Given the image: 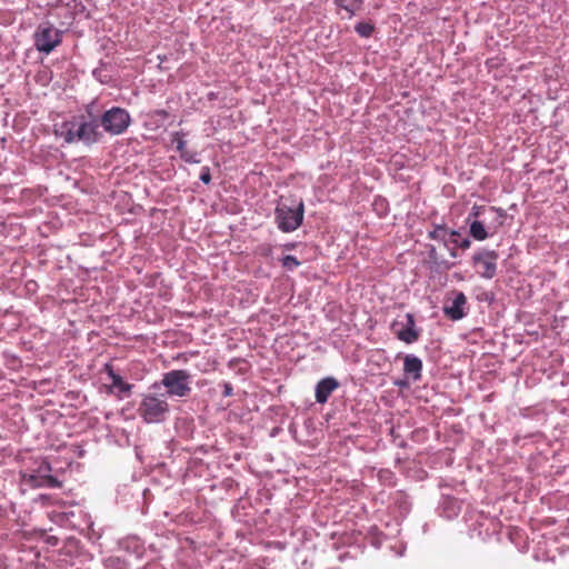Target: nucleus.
I'll list each match as a JSON object with an SVG mask.
<instances>
[{
  "label": "nucleus",
  "instance_id": "obj_1",
  "mask_svg": "<svg viewBox=\"0 0 569 569\" xmlns=\"http://www.w3.org/2000/svg\"><path fill=\"white\" fill-rule=\"evenodd\" d=\"M100 122L98 118L87 119L84 116L73 117L71 120H64L53 124V134L61 138L68 144L83 142L87 146L97 143L102 134L99 131Z\"/></svg>",
  "mask_w": 569,
  "mask_h": 569
},
{
  "label": "nucleus",
  "instance_id": "obj_2",
  "mask_svg": "<svg viewBox=\"0 0 569 569\" xmlns=\"http://www.w3.org/2000/svg\"><path fill=\"white\" fill-rule=\"evenodd\" d=\"M305 203L301 199L281 198L274 209V222L284 233L296 231L303 222Z\"/></svg>",
  "mask_w": 569,
  "mask_h": 569
},
{
  "label": "nucleus",
  "instance_id": "obj_3",
  "mask_svg": "<svg viewBox=\"0 0 569 569\" xmlns=\"http://www.w3.org/2000/svg\"><path fill=\"white\" fill-rule=\"evenodd\" d=\"M51 466L47 459H39L31 467L21 470L22 483L31 488H60L61 481L53 476Z\"/></svg>",
  "mask_w": 569,
  "mask_h": 569
},
{
  "label": "nucleus",
  "instance_id": "obj_4",
  "mask_svg": "<svg viewBox=\"0 0 569 569\" xmlns=\"http://www.w3.org/2000/svg\"><path fill=\"white\" fill-rule=\"evenodd\" d=\"M169 412L170 406L166 395H142L138 415L146 423H161L167 420Z\"/></svg>",
  "mask_w": 569,
  "mask_h": 569
},
{
  "label": "nucleus",
  "instance_id": "obj_5",
  "mask_svg": "<svg viewBox=\"0 0 569 569\" xmlns=\"http://www.w3.org/2000/svg\"><path fill=\"white\" fill-rule=\"evenodd\" d=\"M161 386L166 388L167 398L181 399L191 393V375L183 369H174L162 375Z\"/></svg>",
  "mask_w": 569,
  "mask_h": 569
},
{
  "label": "nucleus",
  "instance_id": "obj_6",
  "mask_svg": "<svg viewBox=\"0 0 569 569\" xmlns=\"http://www.w3.org/2000/svg\"><path fill=\"white\" fill-rule=\"evenodd\" d=\"M99 122L107 133L120 136L124 133L131 124V117L127 109L111 107L101 114Z\"/></svg>",
  "mask_w": 569,
  "mask_h": 569
},
{
  "label": "nucleus",
  "instance_id": "obj_7",
  "mask_svg": "<svg viewBox=\"0 0 569 569\" xmlns=\"http://www.w3.org/2000/svg\"><path fill=\"white\" fill-rule=\"evenodd\" d=\"M62 41V31L51 22H41L33 33L34 48L44 54L52 52Z\"/></svg>",
  "mask_w": 569,
  "mask_h": 569
},
{
  "label": "nucleus",
  "instance_id": "obj_8",
  "mask_svg": "<svg viewBox=\"0 0 569 569\" xmlns=\"http://www.w3.org/2000/svg\"><path fill=\"white\" fill-rule=\"evenodd\" d=\"M472 217L482 218L488 229L496 234L503 226L507 212L505 209L498 207L475 204L469 212V220H471Z\"/></svg>",
  "mask_w": 569,
  "mask_h": 569
},
{
  "label": "nucleus",
  "instance_id": "obj_9",
  "mask_svg": "<svg viewBox=\"0 0 569 569\" xmlns=\"http://www.w3.org/2000/svg\"><path fill=\"white\" fill-rule=\"evenodd\" d=\"M405 319L406 321L395 320L390 328L397 339L407 345H412L419 340L421 329L416 326L413 313H406Z\"/></svg>",
  "mask_w": 569,
  "mask_h": 569
},
{
  "label": "nucleus",
  "instance_id": "obj_10",
  "mask_svg": "<svg viewBox=\"0 0 569 569\" xmlns=\"http://www.w3.org/2000/svg\"><path fill=\"white\" fill-rule=\"evenodd\" d=\"M471 259L475 267L481 268L477 271L481 278L492 279L497 274V261L499 259L497 251L482 249L475 252Z\"/></svg>",
  "mask_w": 569,
  "mask_h": 569
},
{
  "label": "nucleus",
  "instance_id": "obj_11",
  "mask_svg": "<svg viewBox=\"0 0 569 569\" xmlns=\"http://www.w3.org/2000/svg\"><path fill=\"white\" fill-rule=\"evenodd\" d=\"M451 295V301L443 305L442 311L448 319L458 321L465 318L468 313L467 297L462 291L457 290H453Z\"/></svg>",
  "mask_w": 569,
  "mask_h": 569
},
{
  "label": "nucleus",
  "instance_id": "obj_12",
  "mask_svg": "<svg viewBox=\"0 0 569 569\" xmlns=\"http://www.w3.org/2000/svg\"><path fill=\"white\" fill-rule=\"evenodd\" d=\"M339 388V381L333 377H326L318 381L315 389L316 402L323 405L331 393Z\"/></svg>",
  "mask_w": 569,
  "mask_h": 569
},
{
  "label": "nucleus",
  "instance_id": "obj_13",
  "mask_svg": "<svg viewBox=\"0 0 569 569\" xmlns=\"http://www.w3.org/2000/svg\"><path fill=\"white\" fill-rule=\"evenodd\" d=\"M461 510V501L451 496H441L437 511L440 517L448 520L456 518Z\"/></svg>",
  "mask_w": 569,
  "mask_h": 569
},
{
  "label": "nucleus",
  "instance_id": "obj_14",
  "mask_svg": "<svg viewBox=\"0 0 569 569\" xmlns=\"http://www.w3.org/2000/svg\"><path fill=\"white\" fill-rule=\"evenodd\" d=\"M104 371L111 380V389L117 390V396L122 399L124 396L128 397L133 388L132 383L126 382L122 377L113 370V367L109 363L104 366Z\"/></svg>",
  "mask_w": 569,
  "mask_h": 569
},
{
  "label": "nucleus",
  "instance_id": "obj_15",
  "mask_svg": "<svg viewBox=\"0 0 569 569\" xmlns=\"http://www.w3.org/2000/svg\"><path fill=\"white\" fill-rule=\"evenodd\" d=\"M169 112L163 109L150 110L143 116V126L147 130L156 131L166 127Z\"/></svg>",
  "mask_w": 569,
  "mask_h": 569
},
{
  "label": "nucleus",
  "instance_id": "obj_16",
  "mask_svg": "<svg viewBox=\"0 0 569 569\" xmlns=\"http://www.w3.org/2000/svg\"><path fill=\"white\" fill-rule=\"evenodd\" d=\"M466 222L469 224L470 237L477 241H483V240L495 236L488 229V227L482 218L472 217V219L469 220V216H468L466 219Z\"/></svg>",
  "mask_w": 569,
  "mask_h": 569
},
{
  "label": "nucleus",
  "instance_id": "obj_17",
  "mask_svg": "<svg viewBox=\"0 0 569 569\" xmlns=\"http://www.w3.org/2000/svg\"><path fill=\"white\" fill-rule=\"evenodd\" d=\"M422 360L410 353L406 355L403 358V372L407 377L411 378L413 381H418L422 376Z\"/></svg>",
  "mask_w": 569,
  "mask_h": 569
},
{
  "label": "nucleus",
  "instance_id": "obj_18",
  "mask_svg": "<svg viewBox=\"0 0 569 569\" xmlns=\"http://www.w3.org/2000/svg\"><path fill=\"white\" fill-rule=\"evenodd\" d=\"M121 546L128 552L136 555L138 558L142 557L144 553V543L137 536H128L121 541Z\"/></svg>",
  "mask_w": 569,
  "mask_h": 569
},
{
  "label": "nucleus",
  "instance_id": "obj_19",
  "mask_svg": "<svg viewBox=\"0 0 569 569\" xmlns=\"http://www.w3.org/2000/svg\"><path fill=\"white\" fill-rule=\"evenodd\" d=\"M333 3L348 13L351 19L362 8L363 0H333Z\"/></svg>",
  "mask_w": 569,
  "mask_h": 569
},
{
  "label": "nucleus",
  "instance_id": "obj_20",
  "mask_svg": "<svg viewBox=\"0 0 569 569\" xmlns=\"http://www.w3.org/2000/svg\"><path fill=\"white\" fill-rule=\"evenodd\" d=\"M450 230L445 224H435L433 229L428 232V238L437 241H442L448 247V233Z\"/></svg>",
  "mask_w": 569,
  "mask_h": 569
},
{
  "label": "nucleus",
  "instance_id": "obj_21",
  "mask_svg": "<svg viewBox=\"0 0 569 569\" xmlns=\"http://www.w3.org/2000/svg\"><path fill=\"white\" fill-rule=\"evenodd\" d=\"M104 568L106 569H129V566L127 561L119 557H108L104 560Z\"/></svg>",
  "mask_w": 569,
  "mask_h": 569
},
{
  "label": "nucleus",
  "instance_id": "obj_22",
  "mask_svg": "<svg viewBox=\"0 0 569 569\" xmlns=\"http://www.w3.org/2000/svg\"><path fill=\"white\" fill-rule=\"evenodd\" d=\"M355 31L361 37V38H369L372 36L375 31V26L369 22H358L355 26Z\"/></svg>",
  "mask_w": 569,
  "mask_h": 569
},
{
  "label": "nucleus",
  "instance_id": "obj_23",
  "mask_svg": "<svg viewBox=\"0 0 569 569\" xmlns=\"http://www.w3.org/2000/svg\"><path fill=\"white\" fill-rule=\"evenodd\" d=\"M152 553H154V558L148 561L143 567L140 569H167L160 561V557L158 556V550L150 545L149 546Z\"/></svg>",
  "mask_w": 569,
  "mask_h": 569
},
{
  "label": "nucleus",
  "instance_id": "obj_24",
  "mask_svg": "<svg viewBox=\"0 0 569 569\" xmlns=\"http://www.w3.org/2000/svg\"><path fill=\"white\" fill-rule=\"evenodd\" d=\"M184 133L182 131H176L172 133V143H176L177 150L182 154L184 151H187L186 146L187 142L183 139Z\"/></svg>",
  "mask_w": 569,
  "mask_h": 569
},
{
  "label": "nucleus",
  "instance_id": "obj_25",
  "mask_svg": "<svg viewBox=\"0 0 569 569\" xmlns=\"http://www.w3.org/2000/svg\"><path fill=\"white\" fill-rule=\"evenodd\" d=\"M281 262H282L283 268H286L288 270H293L300 266V261L295 256H291V254L284 256L281 259Z\"/></svg>",
  "mask_w": 569,
  "mask_h": 569
},
{
  "label": "nucleus",
  "instance_id": "obj_26",
  "mask_svg": "<svg viewBox=\"0 0 569 569\" xmlns=\"http://www.w3.org/2000/svg\"><path fill=\"white\" fill-rule=\"evenodd\" d=\"M180 158L188 163H199L200 162L199 154L196 151L187 150L182 154H180Z\"/></svg>",
  "mask_w": 569,
  "mask_h": 569
},
{
  "label": "nucleus",
  "instance_id": "obj_27",
  "mask_svg": "<svg viewBox=\"0 0 569 569\" xmlns=\"http://www.w3.org/2000/svg\"><path fill=\"white\" fill-rule=\"evenodd\" d=\"M379 479L386 485H392L393 473L389 470H381L379 472Z\"/></svg>",
  "mask_w": 569,
  "mask_h": 569
},
{
  "label": "nucleus",
  "instance_id": "obj_28",
  "mask_svg": "<svg viewBox=\"0 0 569 569\" xmlns=\"http://www.w3.org/2000/svg\"><path fill=\"white\" fill-rule=\"evenodd\" d=\"M199 179L204 184H209L211 182V172H210V168L208 166H204V167L201 168V172H200Z\"/></svg>",
  "mask_w": 569,
  "mask_h": 569
},
{
  "label": "nucleus",
  "instance_id": "obj_29",
  "mask_svg": "<svg viewBox=\"0 0 569 569\" xmlns=\"http://www.w3.org/2000/svg\"><path fill=\"white\" fill-rule=\"evenodd\" d=\"M103 64L100 68H96L92 71V76L100 81L101 83H107L109 81L108 77L103 74Z\"/></svg>",
  "mask_w": 569,
  "mask_h": 569
},
{
  "label": "nucleus",
  "instance_id": "obj_30",
  "mask_svg": "<svg viewBox=\"0 0 569 569\" xmlns=\"http://www.w3.org/2000/svg\"><path fill=\"white\" fill-rule=\"evenodd\" d=\"M376 206H377V212L380 216L386 214L387 209H388V203H387V201L385 199L378 198L377 201H376Z\"/></svg>",
  "mask_w": 569,
  "mask_h": 569
},
{
  "label": "nucleus",
  "instance_id": "obj_31",
  "mask_svg": "<svg viewBox=\"0 0 569 569\" xmlns=\"http://www.w3.org/2000/svg\"><path fill=\"white\" fill-rule=\"evenodd\" d=\"M460 240V232L457 230H450L448 233V246L455 244L457 246Z\"/></svg>",
  "mask_w": 569,
  "mask_h": 569
},
{
  "label": "nucleus",
  "instance_id": "obj_32",
  "mask_svg": "<svg viewBox=\"0 0 569 569\" xmlns=\"http://www.w3.org/2000/svg\"><path fill=\"white\" fill-rule=\"evenodd\" d=\"M221 386H222V396L223 397L227 398V397H231L233 395V387L230 382L223 381L221 383Z\"/></svg>",
  "mask_w": 569,
  "mask_h": 569
},
{
  "label": "nucleus",
  "instance_id": "obj_33",
  "mask_svg": "<svg viewBox=\"0 0 569 569\" xmlns=\"http://www.w3.org/2000/svg\"><path fill=\"white\" fill-rule=\"evenodd\" d=\"M471 246V241L469 238H462L461 240H459L457 247L461 248V249H468L470 248Z\"/></svg>",
  "mask_w": 569,
  "mask_h": 569
},
{
  "label": "nucleus",
  "instance_id": "obj_34",
  "mask_svg": "<svg viewBox=\"0 0 569 569\" xmlns=\"http://www.w3.org/2000/svg\"><path fill=\"white\" fill-rule=\"evenodd\" d=\"M456 248H457V246H455V244H453V247H452V248H450V247L448 248V249L450 250V256H451L452 258H456V257H457Z\"/></svg>",
  "mask_w": 569,
  "mask_h": 569
}]
</instances>
